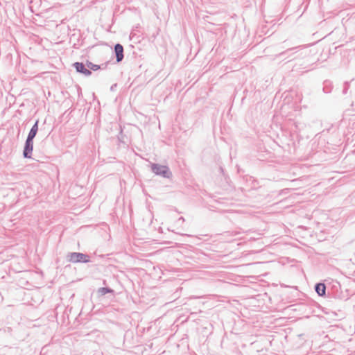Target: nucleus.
<instances>
[{
  "label": "nucleus",
  "mask_w": 355,
  "mask_h": 355,
  "mask_svg": "<svg viewBox=\"0 0 355 355\" xmlns=\"http://www.w3.org/2000/svg\"><path fill=\"white\" fill-rule=\"evenodd\" d=\"M69 260L70 262H72V263L88 262L89 257L87 255L82 254V253L73 252L69 255Z\"/></svg>",
  "instance_id": "obj_1"
},
{
  "label": "nucleus",
  "mask_w": 355,
  "mask_h": 355,
  "mask_svg": "<svg viewBox=\"0 0 355 355\" xmlns=\"http://www.w3.org/2000/svg\"><path fill=\"white\" fill-rule=\"evenodd\" d=\"M33 142L32 140L27 139L26 141V146L24 150V155L25 157H31V154L33 151Z\"/></svg>",
  "instance_id": "obj_3"
},
{
  "label": "nucleus",
  "mask_w": 355,
  "mask_h": 355,
  "mask_svg": "<svg viewBox=\"0 0 355 355\" xmlns=\"http://www.w3.org/2000/svg\"><path fill=\"white\" fill-rule=\"evenodd\" d=\"M326 286L324 284H318L315 286V291L320 296H323L325 294Z\"/></svg>",
  "instance_id": "obj_6"
},
{
  "label": "nucleus",
  "mask_w": 355,
  "mask_h": 355,
  "mask_svg": "<svg viewBox=\"0 0 355 355\" xmlns=\"http://www.w3.org/2000/svg\"><path fill=\"white\" fill-rule=\"evenodd\" d=\"M74 67L77 71L80 72L85 76L91 75V71L89 69H86L83 63L76 62L74 64Z\"/></svg>",
  "instance_id": "obj_4"
},
{
  "label": "nucleus",
  "mask_w": 355,
  "mask_h": 355,
  "mask_svg": "<svg viewBox=\"0 0 355 355\" xmlns=\"http://www.w3.org/2000/svg\"><path fill=\"white\" fill-rule=\"evenodd\" d=\"M117 62H121L123 58V48L122 45L117 44L114 47Z\"/></svg>",
  "instance_id": "obj_5"
},
{
  "label": "nucleus",
  "mask_w": 355,
  "mask_h": 355,
  "mask_svg": "<svg viewBox=\"0 0 355 355\" xmlns=\"http://www.w3.org/2000/svg\"><path fill=\"white\" fill-rule=\"evenodd\" d=\"M152 169L155 173L157 175H162L164 177L168 178L171 175V173L168 170V168L166 166H159L154 164L152 166Z\"/></svg>",
  "instance_id": "obj_2"
},
{
  "label": "nucleus",
  "mask_w": 355,
  "mask_h": 355,
  "mask_svg": "<svg viewBox=\"0 0 355 355\" xmlns=\"http://www.w3.org/2000/svg\"><path fill=\"white\" fill-rule=\"evenodd\" d=\"M37 130L38 125L37 122H36L35 125L32 127L27 139H28V140H33V139L35 137L37 134Z\"/></svg>",
  "instance_id": "obj_7"
},
{
  "label": "nucleus",
  "mask_w": 355,
  "mask_h": 355,
  "mask_svg": "<svg viewBox=\"0 0 355 355\" xmlns=\"http://www.w3.org/2000/svg\"><path fill=\"white\" fill-rule=\"evenodd\" d=\"M100 292L102 293V294H105L107 293H110L111 292L110 290L107 289V288H101L100 289Z\"/></svg>",
  "instance_id": "obj_9"
},
{
  "label": "nucleus",
  "mask_w": 355,
  "mask_h": 355,
  "mask_svg": "<svg viewBox=\"0 0 355 355\" xmlns=\"http://www.w3.org/2000/svg\"><path fill=\"white\" fill-rule=\"evenodd\" d=\"M87 67L91 69L92 70H94V71H96L98 69H100V66L97 65V64H94L92 62H88L87 64Z\"/></svg>",
  "instance_id": "obj_8"
}]
</instances>
